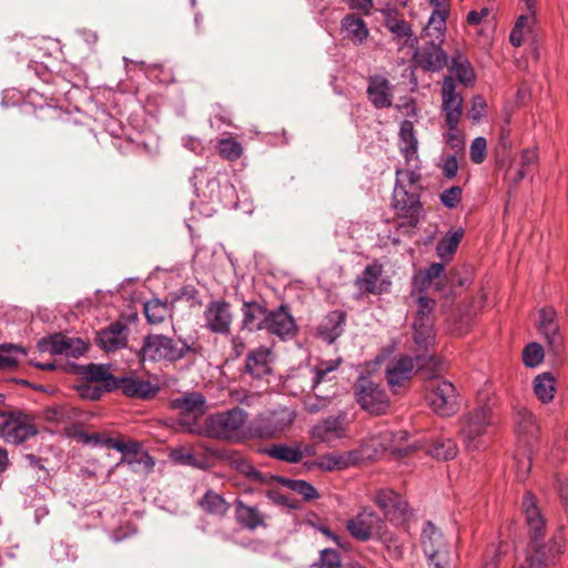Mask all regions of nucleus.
<instances>
[{
	"label": "nucleus",
	"mask_w": 568,
	"mask_h": 568,
	"mask_svg": "<svg viewBox=\"0 0 568 568\" xmlns=\"http://www.w3.org/2000/svg\"><path fill=\"white\" fill-rule=\"evenodd\" d=\"M384 525V520L378 515L364 509L347 520L346 528L355 539L367 541L376 538Z\"/></svg>",
	"instance_id": "nucleus-15"
},
{
	"label": "nucleus",
	"mask_w": 568,
	"mask_h": 568,
	"mask_svg": "<svg viewBox=\"0 0 568 568\" xmlns=\"http://www.w3.org/2000/svg\"><path fill=\"white\" fill-rule=\"evenodd\" d=\"M347 414L339 412L336 416H328L322 420V443L332 444L337 439L347 437Z\"/></svg>",
	"instance_id": "nucleus-28"
},
{
	"label": "nucleus",
	"mask_w": 568,
	"mask_h": 568,
	"mask_svg": "<svg viewBox=\"0 0 568 568\" xmlns=\"http://www.w3.org/2000/svg\"><path fill=\"white\" fill-rule=\"evenodd\" d=\"M386 548L388 556L393 559H402L404 556V544L398 536L389 531L386 525L383 526L376 537Z\"/></svg>",
	"instance_id": "nucleus-42"
},
{
	"label": "nucleus",
	"mask_w": 568,
	"mask_h": 568,
	"mask_svg": "<svg viewBox=\"0 0 568 568\" xmlns=\"http://www.w3.org/2000/svg\"><path fill=\"white\" fill-rule=\"evenodd\" d=\"M197 354L195 344L184 339H174L163 334H149L138 353L141 363L149 362H178L187 354Z\"/></svg>",
	"instance_id": "nucleus-4"
},
{
	"label": "nucleus",
	"mask_w": 568,
	"mask_h": 568,
	"mask_svg": "<svg viewBox=\"0 0 568 568\" xmlns=\"http://www.w3.org/2000/svg\"><path fill=\"white\" fill-rule=\"evenodd\" d=\"M557 379L552 373H542L534 378V393L539 402L548 404L555 398Z\"/></svg>",
	"instance_id": "nucleus-36"
},
{
	"label": "nucleus",
	"mask_w": 568,
	"mask_h": 568,
	"mask_svg": "<svg viewBox=\"0 0 568 568\" xmlns=\"http://www.w3.org/2000/svg\"><path fill=\"white\" fill-rule=\"evenodd\" d=\"M439 359L435 355H398L390 359L385 368V377L390 390L399 394L413 378L420 374L425 378H433L438 372Z\"/></svg>",
	"instance_id": "nucleus-2"
},
{
	"label": "nucleus",
	"mask_w": 568,
	"mask_h": 568,
	"mask_svg": "<svg viewBox=\"0 0 568 568\" xmlns=\"http://www.w3.org/2000/svg\"><path fill=\"white\" fill-rule=\"evenodd\" d=\"M487 103L481 95H475L471 99L470 109L467 111V116L473 122H478L486 113Z\"/></svg>",
	"instance_id": "nucleus-57"
},
{
	"label": "nucleus",
	"mask_w": 568,
	"mask_h": 568,
	"mask_svg": "<svg viewBox=\"0 0 568 568\" xmlns=\"http://www.w3.org/2000/svg\"><path fill=\"white\" fill-rule=\"evenodd\" d=\"M449 72V75H452L454 80L456 79L466 88L473 87L476 79L471 63L468 58L462 53H456L452 57Z\"/></svg>",
	"instance_id": "nucleus-32"
},
{
	"label": "nucleus",
	"mask_w": 568,
	"mask_h": 568,
	"mask_svg": "<svg viewBox=\"0 0 568 568\" xmlns=\"http://www.w3.org/2000/svg\"><path fill=\"white\" fill-rule=\"evenodd\" d=\"M144 314L150 324H160L170 314V307L166 303L153 298L144 304Z\"/></svg>",
	"instance_id": "nucleus-46"
},
{
	"label": "nucleus",
	"mask_w": 568,
	"mask_h": 568,
	"mask_svg": "<svg viewBox=\"0 0 568 568\" xmlns=\"http://www.w3.org/2000/svg\"><path fill=\"white\" fill-rule=\"evenodd\" d=\"M296 328L294 317L287 306L280 305L276 310L268 312L266 327L264 328L267 333L286 339L295 335Z\"/></svg>",
	"instance_id": "nucleus-18"
},
{
	"label": "nucleus",
	"mask_w": 568,
	"mask_h": 568,
	"mask_svg": "<svg viewBox=\"0 0 568 568\" xmlns=\"http://www.w3.org/2000/svg\"><path fill=\"white\" fill-rule=\"evenodd\" d=\"M414 329V342L418 347V351H423V355H434L430 351L435 345V331L434 327L425 328H413Z\"/></svg>",
	"instance_id": "nucleus-49"
},
{
	"label": "nucleus",
	"mask_w": 568,
	"mask_h": 568,
	"mask_svg": "<svg viewBox=\"0 0 568 568\" xmlns=\"http://www.w3.org/2000/svg\"><path fill=\"white\" fill-rule=\"evenodd\" d=\"M414 61L425 71L439 72L448 65V55L443 50L442 42L432 40L415 51Z\"/></svg>",
	"instance_id": "nucleus-16"
},
{
	"label": "nucleus",
	"mask_w": 568,
	"mask_h": 568,
	"mask_svg": "<svg viewBox=\"0 0 568 568\" xmlns=\"http://www.w3.org/2000/svg\"><path fill=\"white\" fill-rule=\"evenodd\" d=\"M27 355L24 348L14 344L0 345V369H8L17 366L22 357Z\"/></svg>",
	"instance_id": "nucleus-44"
},
{
	"label": "nucleus",
	"mask_w": 568,
	"mask_h": 568,
	"mask_svg": "<svg viewBox=\"0 0 568 568\" xmlns=\"http://www.w3.org/2000/svg\"><path fill=\"white\" fill-rule=\"evenodd\" d=\"M394 87L381 74L368 78L367 97L371 103L377 109L392 106Z\"/></svg>",
	"instance_id": "nucleus-22"
},
{
	"label": "nucleus",
	"mask_w": 568,
	"mask_h": 568,
	"mask_svg": "<svg viewBox=\"0 0 568 568\" xmlns=\"http://www.w3.org/2000/svg\"><path fill=\"white\" fill-rule=\"evenodd\" d=\"M383 266L378 263L367 265L364 271L355 278V286L361 294L381 295L388 291L390 285L387 281H382Z\"/></svg>",
	"instance_id": "nucleus-19"
},
{
	"label": "nucleus",
	"mask_w": 568,
	"mask_h": 568,
	"mask_svg": "<svg viewBox=\"0 0 568 568\" xmlns=\"http://www.w3.org/2000/svg\"><path fill=\"white\" fill-rule=\"evenodd\" d=\"M374 501L384 513L385 518L396 525H404L413 515L408 503L392 489L378 490Z\"/></svg>",
	"instance_id": "nucleus-13"
},
{
	"label": "nucleus",
	"mask_w": 568,
	"mask_h": 568,
	"mask_svg": "<svg viewBox=\"0 0 568 568\" xmlns=\"http://www.w3.org/2000/svg\"><path fill=\"white\" fill-rule=\"evenodd\" d=\"M523 509L528 526L530 542L525 560L515 568H547L555 559L564 552L566 538L564 527H560L547 544L541 542L546 521L537 506L536 497L525 493L523 497Z\"/></svg>",
	"instance_id": "nucleus-1"
},
{
	"label": "nucleus",
	"mask_w": 568,
	"mask_h": 568,
	"mask_svg": "<svg viewBox=\"0 0 568 568\" xmlns=\"http://www.w3.org/2000/svg\"><path fill=\"white\" fill-rule=\"evenodd\" d=\"M500 550L491 545L485 552L481 568H497L499 565Z\"/></svg>",
	"instance_id": "nucleus-61"
},
{
	"label": "nucleus",
	"mask_w": 568,
	"mask_h": 568,
	"mask_svg": "<svg viewBox=\"0 0 568 568\" xmlns=\"http://www.w3.org/2000/svg\"><path fill=\"white\" fill-rule=\"evenodd\" d=\"M322 568H342L341 556L337 550L322 549Z\"/></svg>",
	"instance_id": "nucleus-59"
},
{
	"label": "nucleus",
	"mask_w": 568,
	"mask_h": 568,
	"mask_svg": "<svg viewBox=\"0 0 568 568\" xmlns=\"http://www.w3.org/2000/svg\"><path fill=\"white\" fill-rule=\"evenodd\" d=\"M399 150L407 163L417 158L418 140L410 120H404L399 128Z\"/></svg>",
	"instance_id": "nucleus-29"
},
{
	"label": "nucleus",
	"mask_w": 568,
	"mask_h": 568,
	"mask_svg": "<svg viewBox=\"0 0 568 568\" xmlns=\"http://www.w3.org/2000/svg\"><path fill=\"white\" fill-rule=\"evenodd\" d=\"M77 373L84 378L85 383H100L106 393L116 390L115 376L110 373L106 365L88 364L77 367Z\"/></svg>",
	"instance_id": "nucleus-25"
},
{
	"label": "nucleus",
	"mask_w": 568,
	"mask_h": 568,
	"mask_svg": "<svg viewBox=\"0 0 568 568\" xmlns=\"http://www.w3.org/2000/svg\"><path fill=\"white\" fill-rule=\"evenodd\" d=\"M272 351L266 346H260L251 351L245 361L246 373L253 378L261 379L272 372Z\"/></svg>",
	"instance_id": "nucleus-23"
},
{
	"label": "nucleus",
	"mask_w": 568,
	"mask_h": 568,
	"mask_svg": "<svg viewBox=\"0 0 568 568\" xmlns=\"http://www.w3.org/2000/svg\"><path fill=\"white\" fill-rule=\"evenodd\" d=\"M171 408L180 410L182 417L197 419L206 410L205 397L199 392L185 393L171 400Z\"/></svg>",
	"instance_id": "nucleus-24"
},
{
	"label": "nucleus",
	"mask_w": 568,
	"mask_h": 568,
	"mask_svg": "<svg viewBox=\"0 0 568 568\" xmlns=\"http://www.w3.org/2000/svg\"><path fill=\"white\" fill-rule=\"evenodd\" d=\"M433 12L428 19V23L424 29L425 33L433 37V40L443 42L446 32V21L449 17V2L430 3Z\"/></svg>",
	"instance_id": "nucleus-27"
},
{
	"label": "nucleus",
	"mask_w": 568,
	"mask_h": 568,
	"mask_svg": "<svg viewBox=\"0 0 568 568\" xmlns=\"http://www.w3.org/2000/svg\"><path fill=\"white\" fill-rule=\"evenodd\" d=\"M428 453L437 459L450 460L457 456L458 447L452 438H438L432 444Z\"/></svg>",
	"instance_id": "nucleus-43"
},
{
	"label": "nucleus",
	"mask_w": 568,
	"mask_h": 568,
	"mask_svg": "<svg viewBox=\"0 0 568 568\" xmlns=\"http://www.w3.org/2000/svg\"><path fill=\"white\" fill-rule=\"evenodd\" d=\"M439 371L433 378H427L429 382L426 386V399L433 410L443 417H448L458 410L457 392L448 381L436 378Z\"/></svg>",
	"instance_id": "nucleus-10"
},
{
	"label": "nucleus",
	"mask_w": 568,
	"mask_h": 568,
	"mask_svg": "<svg viewBox=\"0 0 568 568\" xmlns=\"http://www.w3.org/2000/svg\"><path fill=\"white\" fill-rule=\"evenodd\" d=\"M236 520L247 529L254 530L260 526H264L263 515L257 507L245 505L241 499L235 503Z\"/></svg>",
	"instance_id": "nucleus-37"
},
{
	"label": "nucleus",
	"mask_w": 568,
	"mask_h": 568,
	"mask_svg": "<svg viewBox=\"0 0 568 568\" xmlns=\"http://www.w3.org/2000/svg\"><path fill=\"white\" fill-rule=\"evenodd\" d=\"M469 158L473 163L481 164L487 158V140L478 136L473 140L469 149Z\"/></svg>",
	"instance_id": "nucleus-54"
},
{
	"label": "nucleus",
	"mask_w": 568,
	"mask_h": 568,
	"mask_svg": "<svg viewBox=\"0 0 568 568\" xmlns=\"http://www.w3.org/2000/svg\"><path fill=\"white\" fill-rule=\"evenodd\" d=\"M447 132L444 133V140L447 146H449L455 153L463 152L465 150V133L458 128V124L445 125Z\"/></svg>",
	"instance_id": "nucleus-50"
},
{
	"label": "nucleus",
	"mask_w": 568,
	"mask_h": 568,
	"mask_svg": "<svg viewBox=\"0 0 568 568\" xmlns=\"http://www.w3.org/2000/svg\"><path fill=\"white\" fill-rule=\"evenodd\" d=\"M440 112L445 125L459 124L463 116V97L456 91V83L452 75H446L443 81Z\"/></svg>",
	"instance_id": "nucleus-14"
},
{
	"label": "nucleus",
	"mask_w": 568,
	"mask_h": 568,
	"mask_svg": "<svg viewBox=\"0 0 568 568\" xmlns=\"http://www.w3.org/2000/svg\"><path fill=\"white\" fill-rule=\"evenodd\" d=\"M516 429L524 436L528 444L536 440L539 434V426L536 416L527 408L520 407L516 410Z\"/></svg>",
	"instance_id": "nucleus-33"
},
{
	"label": "nucleus",
	"mask_w": 568,
	"mask_h": 568,
	"mask_svg": "<svg viewBox=\"0 0 568 568\" xmlns=\"http://www.w3.org/2000/svg\"><path fill=\"white\" fill-rule=\"evenodd\" d=\"M296 416L294 408L277 406L257 414L248 424L247 430L252 438H280L292 428Z\"/></svg>",
	"instance_id": "nucleus-5"
},
{
	"label": "nucleus",
	"mask_w": 568,
	"mask_h": 568,
	"mask_svg": "<svg viewBox=\"0 0 568 568\" xmlns=\"http://www.w3.org/2000/svg\"><path fill=\"white\" fill-rule=\"evenodd\" d=\"M458 169H459V164H458L456 154L447 155L444 159L443 165H442V173L446 179H448V180L454 179L457 175Z\"/></svg>",
	"instance_id": "nucleus-60"
},
{
	"label": "nucleus",
	"mask_w": 568,
	"mask_h": 568,
	"mask_svg": "<svg viewBox=\"0 0 568 568\" xmlns=\"http://www.w3.org/2000/svg\"><path fill=\"white\" fill-rule=\"evenodd\" d=\"M126 464L133 471L143 470L144 473H151L154 468L155 462L148 452H140L133 456H123L120 464Z\"/></svg>",
	"instance_id": "nucleus-47"
},
{
	"label": "nucleus",
	"mask_w": 568,
	"mask_h": 568,
	"mask_svg": "<svg viewBox=\"0 0 568 568\" xmlns=\"http://www.w3.org/2000/svg\"><path fill=\"white\" fill-rule=\"evenodd\" d=\"M545 357L544 348L540 344L531 342L523 351V362L527 367H536L542 363Z\"/></svg>",
	"instance_id": "nucleus-51"
},
{
	"label": "nucleus",
	"mask_w": 568,
	"mask_h": 568,
	"mask_svg": "<svg viewBox=\"0 0 568 568\" xmlns=\"http://www.w3.org/2000/svg\"><path fill=\"white\" fill-rule=\"evenodd\" d=\"M79 395L84 399L97 400L101 398L104 390V386L92 385V383L82 382L77 386Z\"/></svg>",
	"instance_id": "nucleus-56"
},
{
	"label": "nucleus",
	"mask_w": 568,
	"mask_h": 568,
	"mask_svg": "<svg viewBox=\"0 0 568 568\" xmlns=\"http://www.w3.org/2000/svg\"><path fill=\"white\" fill-rule=\"evenodd\" d=\"M125 326L115 322L101 329L95 337L97 344L105 352H114L126 345Z\"/></svg>",
	"instance_id": "nucleus-26"
},
{
	"label": "nucleus",
	"mask_w": 568,
	"mask_h": 568,
	"mask_svg": "<svg viewBox=\"0 0 568 568\" xmlns=\"http://www.w3.org/2000/svg\"><path fill=\"white\" fill-rule=\"evenodd\" d=\"M463 237L464 230L462 227L454 232H448L436 245L437 255L443 260L450 257L457 251Z\"/></svg>",
	"instance_id": "nucleus-40"
},
{
	"label": "nucleus",
	"mask_w": 568,
	"mask_h": 568,
	"mask_svg": "<svg viewBox=\"0 0 568 568\" xmlns=\"http://www.w3.org/2000/svg\"><path fill=\"white\" fill-rule=\"evenodd\" d=\"M490 14V9L483 7L480 10H471L467 13L466 21L469 26H479Z\"/></svg>",
	"instance_id": "nucleus-64"
},
{
	"label": "nucleus",
	"mask_w": 568,
	"mask_h": 568,
	"mask_svg": "<svg viewBox=\"0 0 568 568\" xmlns=\"http://www.w3.org/2000/svg\"><path fill=\"white\" fill-rule=\"evenodd\" d=\"M49 351L53 354L79 357L85 353L87 344L80 338L55 335L51 337Z\"/></svg>",
	"instance_id": "nucleus-31"
},
{
	"label": "nucleus",
	"mask_w": 568,
	"mask_h": 568,
	"mask_svg": "<svg viewBox=\"0 0 568 568\" xmlns=\"http://www.w3.org/2000/svg\"><path fill=\"white\" fill-rule=\"evenodd\" d=\"M448 282L452 286L465 287L471 283V267L462 265L452 268L448 274Z\"/></svg>",
	"instance_id": "nucleus-52"
},
{
	"label": "nucleus",
	"mask_w": 568,
	"mask_h": 568,
	"mask_svg": "<svg viewBox=\"0 0 568 568\" xmlns=\"http://www.w3.org/2000/svg\"><path fill=\"white\" fill-rule=\"evenodd\" d=\"M420 544L428 568L450 567V546L443 532L430 520L423 527Z\"/></svg>",
	"instance_id": "nucleus-9"
},
{
	"label": "nucleus",
	"mask_w": 568,
	"mask_h": 568,
	"mask_svg": "<svg viewBox=\"0 0 568 568\" xmlns=\"http://www.w3.org/2000/svg\"><path fill=\"white\" fill-rule=\"evenodd\" d=\"M392 209L398 219L405 220L409 227H416L424 217V206L420 194L408 190L399 179H396L392 194Z\"/></svg>",
	"instance_id": "nucleus-8"
},
{
	"label": "nucleus",
	"mask_w": 568,
	"mask_h": 568,
	"mask_svg": "<svg viewBox=\"0 0 568 568\" xmlns=\"http://www.w3.org/2000/svg\"><path fill=\"white\" fill-rule=\"evenodd\" d=\"M538 331L545 337L549 351L556 355L562 351L564 338L559 331L557 313L552 307L540 310Z\"/></svg>",
	"instance_id": "nucleus-17"
},
{
	"label": "nucleus",
	"mask_w": 568,
	"mask_h": 568,
	"mask_svg": "<svg viewBox=\"0 0 568 568\" xmlns=\"http://www.w3.org/2000/svg\"><path fill=\"white\" fill-rule=\"evenodd\" d=\"M385 27L397 38L406 39V43L414 45L417 43V38L414 37L410 24L404 19L397 18V11L388 9L385 11Z\"/></svg>",
	"instance_id": "nucleus-35"
},
{
	"label": "nucleus",
	"mask_w": 568,
	"mask_h": 568,
	"mask_svg": "<svg viewBox=\"0 0 568 568\" xmlns=\"http://www.w3.org/2000/svg\"><path fill=\"white\" fill-rule=\"evenodd\" d=\"M264 454L273 459L287 464H297L301 462V453L296 449L295 444H272L264 449Z\"/></svg>",
	"instance_id": "nucleus-39"
},
{
	"label": "nucleus",
	"mask_w": 568,
	"mask_h": 568,
	"mask_svg": "<svg viewBox=\"0 0 568 568\" xmlns=\"http://www.w3.org/2000/svg\"><path fill=\"white\" fill-rule=\"evenodd\" d=\"M538 161L537 149H525L520 154L519 168L516 170L513 176L514 183H519L526 178L528 172L536 165Z\"/></svg>",
	"instance_id": "nucleus-48"
},
{
	"label": "nucleus",
	"mask_w": 568,
	"mask_h": 568,
	"mask_svg": "<svg viewBox=\"0 0 568 568\" xmlns=\"http://www.w3.org/2000/svg\"><path fill=\"white\" fill-rule=\"evenodd\" d=\"M203 327L212 334L226 336L233 323L232 306L225 300L210 301L203 311Z\"/></svg>",
	"instance_id": "nucleus-12"
},
{
	"label": "nucleus",
	"mask_w": 568,
	"mask_h": 568,
	"mask_svg": "<svg viewBox=\"0 0 568 568\" xmlns=\"http://www.w3.org/2000/svg\"><path fill=\"white\" fill-rule=\"evenodd\" d=\"M246 422L247 413L240 407H234L207 416L204 420V432L211 438L237 440Z\"/></svg>",
	"instance_id": "nucleus-6"
},
{
	"label": "nucleus",
	"mask_w": 568,
	"mask_h": 568,
	"mask_svg": "<svg viewBox=\"0 0 568 568\" xmlns=\"http://www.w3.org/2000/svg\"><path fill=\"white\" fill-rule=\"evenodd\" d=\"M284 485L292 491L303 496L305 500L317 497L316 489L305 480L297 479H282Z\"/></svg>",
	"instance_id": "nucleus-53"
},
{
	"label": "nucleus",
	"mask_w": 568,
	"mask_h": 568,
	"mask_svg": "<svg viewBox=\"0 0 568 568\" xmlns=\"http://www.w3.org/2000/svg\"><path fill=\"white\" fill-rule=\"evenodd\" d=\"M215 148L220 156L230 162L237 161L243 154L242 144L232 136L217 140Z\"/></svg>",
	"instance_id": "nucleus-45"
},
{
	"label": "nucleus",
	"mask_w": 568,
	"mask_h": 568,
	"mask_svg": "<svg viewBox=\"0 0 568 568\" xmlns=\"http://www.w3.org/2000/svg\"><path fill=\"white\" fill-rule=\"evenodd\" d=\"M241 329L248 332L264 331L266 327V321L268 310L263 302L257 301H243L241 306Z\"/></svg>",
	"instance_id": "nucleus-20"
},
{
	"label": "nucleus",
	"mask_w": 568,
	"mask_h": 568,
	"mask_svg": "<svg viewBox=\"0 0 568 568\" xmlns=\"http://www.w3.org/2000/svg\"><path fill=\"white\" fill-rule=\"evenodd\" d=\"M173 459L182 465L192 466V467H196V468H203L202 464L197 460L195 455L192 453L176 450L173 453Z\"/></svg>",
	"instance_id": "nucleus-62"
},
{
	"label": "nucleus",
	"mask_w": 568,
	"mask_h": 568,
	"mask_svg": "<svg viewBox=\"0 0 568 568\" xmlns=\"http://www.w3.org/2000/svg\"><path fill=\"white\" fill-rule=\"evenodd\" d=\"M342 31L346 39L355 44H362L368 37V28L365 21L355 13L346 14L341 22Z\"/></svg>",
	"instance_id": "nucleus-30"
},
{
	"label": "nucleus",
	"mask_w": 568,
	"mask_h": 568,
	"mask_svg": "<svg viewBox=\"0 0 568 568\" xmlns=\"http://www.w3.org/2000/svg\"><path fill=\"white\" fill-rule=\"evenodd\" d=\"M354 396L359 407L371 415L379 416L388 412L390 400L379 383L371 376L361 375L354 384Z\"/></svg>",
	"instance_id": "nucleus-7"
},
{
	"label": "nucleus",
	"mask_w": 568,
	"mask_h": 568,
	"mask_svg": "<svg viewBox=\"0 0 568 568\" xmlns=\"http://www.w3.org/2000/svg\"><path fill=\"white\" fill-rule=\"evenodd\" d=\"M463 189L458 185L450 186L439 195L440 203L447 209H455L462 201Z\"/></svg>",
	"instance_id": "nucleus-55"
},
{
	"label": "nucleus",
	"mask_w": 568,
	"mask_h": 568,
	"mask_svg": "<svg viewBox=\"0 0 568 568\" xmlns=\"http://www.w3.org/2000/svg\"><path fill=\"white\" fill-rule=\"evenodd\" d=\"M115 381L118 385L116 389H121L122 394L126 397L150 399L159 392V387L156 385L136 376H115Z\"/></svg>",
	"instance_id": "nucleus-21"
},
{
	"label": "nucleus",
	"mask_w": 568,
	"mask_h": 568,
	"mask_svg": "<svg viewBox=\"0 0 568 568\" xmlns=\"http://www.w3.org/2000/svg\"><path fill=\"white\" fill-rule=\"evenodd\" d=\"M34 418L21 410H12L8 419L0 424V437L7 443L20 445L38 434Z\"/></svg>",
	"instance_id": "nucleus-11"
},
{
	"label": "nucleus",
	"mask_w": 568,
	"mask_h": 568,
	"mask_svg": "<svg viewBox=\"0 0 568 568\" xmlns=\"http://www.w3.org/2000/svg\"><path fill=\"white\" fill-rule=\"evenodd\" d=\"M351 10L358 11L365 16H369L374 8L373 0H343Z\"/></svg>",
	"instance_id": "nucleus-63"
},
{
	"label": "nucleus",
	"mask_w": 568,
	"mask_h": 568,
	"mask_svg": "<svg viewBox=\"0 0 568 568\" xmlns=\"http://www.w3.org/2000/svg\"><path fill=\"white\" fill-rule=\"evenodd\" d=\"M346 324V312L336 310L328 313L325 317V323L322 326V338L332 344L338 338Z\"/></svg>",
	"instance_id": "nucleus-34"
},
{
	"label": "nucleus",
	"mask_w": 568,
	"mask_h": 568,
	"mask_svg": "<svg viewBox=\"0 0 568 568\" xmlns=\"http://www.w3.org/2000/svg\"><path fill=\"white\" fill-rule=\"evenodd\" d=\"M354 456V452L322 455V470L332 471L345 469L355 463Z\"/></svg>",
	"instance_id": "nucleus-41"
},
{
	"label": "nucleus",
	"mask_w": 568,
	"mask_h": 568,
	"mask_svg": "<svg viewBox=\"0 0 568 568\" xmlns=\"http://www.w3.org/2000/svg\"><path fill=\"white\" fill-rule=\"evenodd\" d=\"M199 506L207 515L217 517H224L230 509V505L226 503L223 496L213 491L212 489H207L205 494L200 498Z\"/></svg>",
	"instance_id": "nucleus-38"
},
{
	"label": "nucleus",
	"mask_w": 568,
	"mask_h": 568,
	"mask_svg": "<svg viewBox=\"0 0 568 568\" xmlns=\"http://www.w3.org/2000/svg\"><path fill=\"white\" fill-rule=\"evenodd\" d=\"M435 301L427 296H420L417 301L415 318L434 317Z\"/></svg>",
	"instance_id": "nucleus-58"
},
{
	"label": "nucleus",
	"mask_w": 568,
	"mask_h": 568,
	"mask_svg": "<svg viewBox=\"0 0 568 568\" xmlns=\"http://www.w3.org/2000/svg\"><path fill=\"white\" fill-rule=\"evenodd\" d=\"M458 436L468 452L486 448L485 436L495 425V415L489 404L478 405L459 417Z\"/></svg>",
	"instance_id": "nucleus-3"
}]
</instances>
